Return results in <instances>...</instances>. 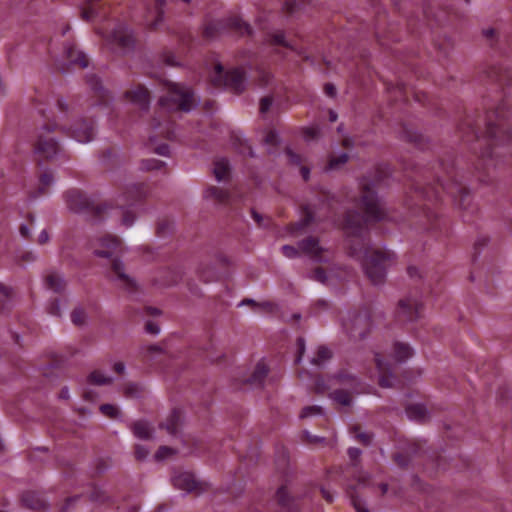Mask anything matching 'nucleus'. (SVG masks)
Returning a JSON list of instances; mask_svg holds the SVG:
<instances>
[{
	"instance_id": "2f4dec72",
	"label": "nucleus",
	"mask_w": 512,
	"mask_h": 512,
	"mask_svg": "<svg viewBox=\"0 0 512 512\" xmlns=\"http://www.w3.org/2000/svg\"><path fill=\"white\" fill-rule=\"evenodd\" d=\"M180 422V414L177 411H173L166 423L164 424L165 429L169 434L175 435L177 433L178 424Z\"/></svg>"
},
{
	"instance_id": "338daca9",
	"label": "nucleus",
	"mask_w": 512,
	"mask_h": 512,
	"mask_svg": "<svg viewBox=\"0 0 512 512\" xmlns=\"http://www.w3.org/2000/svg\"><path fill=\"white\" fill-rule=\"evenodd\" d=\"M324 90H325V93L330 96V97H334L336 95V88L333 84H326L325 87H324Z\"/></svg>"
},
{
	"instance_id": "f704fd0d",
	"label": "nucleus",
	"mask_w": 512,
	"mask_h": 512,
	"mask_svg": "<svg viewBox=\"0 0 512 512\" xmlns=\"http://www.w3.org/2000/svg\"><path fill=\"white\" fill-rule=\"evenodd\" d=\"M88 380L90 383L95 384V385H106V384H110L112 382V378L107 377L100 371L92 372L89 375Z\"/></svg>"
},
{
	"instance_id": "473e14b6",
	"label": "nucleus",
	"mask_w": 512,
	"mask_h": 512,
	"mask_svg": "<svg viewBox=\"0 0 512 512\" xmlns=\"http://www.w3.org/2000/svg\"><path fill=\"white\" fill-rule=\"evenodd\" d=\"M124 395L129 398H139L143 393V387L136 383H128L123 388Z\"/></svg>"
},
{
	"instance_id": "1a4fd4ad",
	"label": "nucleus",
	"mask_w": 512,
	"mask_h": 512,
	"mask_svg": "<svg viewBox=\"0 0 512 512\" xmlns=\"http://www.w3.org/2000/svg\"><path fill=\"white\" fill-rule=\"evenodd\" d=\"M108 276L118 287L128 292L136 288L134 278L126 272L123 262L118 259L113 260Z\"/></svg>"
},
{
	"instance_id": "a211bd4d",
	"label": "nucleus",
	"mask_w": 512,
	"mask_h": 512,
	"mask_svg": "<svg viewBox=\"0 0 512 512\" xmlns=\"http://www.w3.org/2000/svg\"><path fill=\"white\" fill-rule=\"evenodd\" d=\"M23 504L35 511L46 509V502L40 494L34 491H27L22 496Z\"/></svg>"
},
{
	"instance_id": "09e8293b",
	"label": "nucleus",
	"mask_w": 512,
	"mask_h": 512,
	"mask_svg": "<svg viewBox=\"0 0 512 512\" xmlns=\"http://www.w3.org/2000/svg\"><path fill=\"white\" fill-rule=\"evenodd\" d=\"M264 142L268 146H274V145L278 144L279 136H278L277 132H275L273 130L268 131L264 137Z\"/></svg>"
},
{
	"instance_id": "6e6552de",
	"label": "nucleus",
	"mask_w": 512,
	"mask_h": 512,
	"mask_svg": "<svg viewBox=\"0 0 512 512\" xmlns=\"http://www.w3.org/2000/svg\"><path fill=\"white\" fill-rule=\"evenodd\" d=\"M59 128L74 138L79 143H88L94 138V125L84 119H77L74 123L67 127L65 124H59Z\"/></svg>"
},
{
	"instance_id": "4c0bfd02",
	"label": "nucleus",
	"mask_w": 512,
	"mask_h": 512,
	"mask_svg": "<svg viewBox=\"0 0 512 512\" xmlns=\"http://www.w3.org/2000/svg\"><path fill=\"white\" fill-rule=\"evenodd\" d=\"M229 25L242 34H250V26L240 18L231 19Z\"/></svg>"
},
{
	"instance_id": "e433bc0d",
	"label": "nucleus",
	"mask_w": 512,
	"mask_h": 512,
	"mask_svg": "<svg viewBox=\"0 0 512 512\" xmlns=\"http://www.w3.org/2000/svg\"><path fill=\"white\" fill-rule=\"evenodd\" d=\"M86 313L81 308H76L71 313V320L77 326H82L86 323Z\"/></svg>"
},
{
	"instance_id": "f8f14e48",
	"label": "nucleus",
	"mask_w": 512,
	"mask_h": 512,
	"mask_svg": "<svg viewBox=\"0 0 512 512\" xmlns=\"http://www.w3.org/2000/svg\"><path fill=\"white\" fill-rule=\"evenodd\" d=\"M109 42L120 51H129L134 45L132 33L125 25H118L111 33Z\"/></svg>"
},
{
	"instance_id": "864d4df0",
	"label": "nucleus",
	"mask_w": 512,
	"mask_h": 512,
	"mask_svg": "<svg viewBox=\"0 0 512 512\" xmlns=\"http://www.w3.org/2000/svg\"><path fill=\"white\" fill-rule=\"evenodd\" d=\"M272 106V98L270 97H264L260 101V112L261 114H265L269 111V109Z\"/></svg>"
},
{
	"instance_id": "bb28decb",
	"label": "nucleus",
	"mask_w": 512,
	"mask_h": 512,
	"mask_svg": "<svg viewBox=\"0 0 512 512\" xmlns=\"http://www.w3.org/2000/svg\"><path fill=\"white\" fill-rule=\"evenodd\" d=\"M230 166L229 162L224 159H218L214 163V175L218 181L224 180L229 174Z\"/></svg>"
},
{
	"instance_id": "8fccbe9b",
	"label": "nucleus",
	"mask_w": 512,
	"mask_h": 512,
	"mask_svg": "<svg viewBox=\"0 0 512 512\" xmlns=\"http://www.w3.org/2000/svg\"><path fill=\"white\" fill-rule=\"evenodd\" d=\"M319 135L318 127H307L303 130V137L306 141H311Z\"/></svg>"
},
{
	"instance_id": "c85d7f7f",
	"label": "nucleus",
	"mask_w": 512,
	"mask_h": 512,
	"mask_svg": "<svg viewBox=\"0 0 512 512\" xmlns=\"http://www.w3.org/2000/svg\"><path fill=\"white\" fill-rule=\"evenodd\" d=\"M224 29V24L220 20L212 21L208 23L204 29V34L207 38H215L221 34Z\"/></svg>"
},
{
	"instance_id": "603ef678",
	"label": "nucleus",
	"mask_w": 512,
	"mask_h": 512,
	"mask_svg": "<svg viewBox=\"0 0 512 512\" xmlns=\"http://www.w3.org/2000/svg\"><path fill=\"white\" fill-rule=\"evenodd\" d=\"M150 454V451L148 448H146L143 445H137L135 450V456L138 460H145L148 455Z\"/></svg>"
},
{
	"instance_id": "423d86ee",
	"label": "nucleus",
	"mask_w": 512,
	"mask_h": 512,
	"mask_svg": "<svg viewBox=\"0 0 512 512\" xmlns=\"http://www.w3.org/2000/svg\"><path fill=\"white\" fill-rule=\"evenodd\" d=\"M342 326L350 337L362 339L370 331V316L367 311H349L342 319Z\"/></svg>"
},
{
	"instance_id": "bf43d9fd",
	"label": "nucleus",
	"mask_w": 512,
	"mask_h": 512,
	"mask_svg": "<svg viewBox=\"0 0 512 512\" xmlns=\"http://www.w3.org/2000/svg\"><path fill=\"white\" fill-rule=\"evenodd\" d=\"M10 296V289L0 284V303L7 300Z\"/></svg>"
},
{
	"instance_id": "a19ab883",
	"label": "nucleus",
	"mask_w": 512,
	"mask_h": 512,
	"mask_svg": "<svg viewBox=\"0 0 512 512\" xmlns=\"http://www.w3.org/2000/svg\"><path fill=\"white\" fill-rule=\"evenodd\" d=\"M54 183V179L51 173L45 172L41 175L40 178V188H39V194H43L45 191V188L52 185Z\"/></svg>"
},
{
	"instance_id": "a878e982",
	"label": "nucleus",
	"mask_w": 512,
	"mask_h": 512,
	"mask_svg": "<svg viewBox=\"0 0 512 512\" xmlns=\"http://www.w3.org/2000/svg\"><path fill=\"white\" fill-rule=\"evenodd\" d=\"M134 435L142 440L150 439L152 436V429L147 422L138 421L132 426Z\"/></svg>"
},
{
	"instance_id": "4be33fe9",
	"label": "nucleus",
	"mask_w": 512,
	"mask_h": 512,
	"mask_svg": "<svg viewBox=\"0 0 512 512\" xmlns=\"http://www.w3.org/2000/svg\"><path fill=\"white\" fill-rule=\"evenodd\" d=\"M268 371L269 369L267 365L263 361L259 362L256 365L251 377L248 379V382L256 387L261 386L268 375Z\"/></svg>"
},
{
	"instance_id": "f03ea898",
	"label": "nucleus",
	"mask_w": 512,
	"mask_h": 512,
	"mask_svg": "<svg viewBox=\"0 0 512 512\" xmlns=\"http://www.w3.org/2000/svg\"><path fill=\"white\" fill-rule=\"evenodd\" d=\"M351 254L361 261L365 274L375 285L385 281L387 269L395 261L394 252L386 249L352 245Z\"/></svg>"
},
{
	"instance_id": "cd10ccee",
	"label": "nucleus",
	"mask_w": 512,
	"mask_h": 512,
	"mask_svg": "<svg viewBox=\"0 0 512 512\" xmlns=\"http://www.w3.org/2000/svg\"><path fill=\"white\" fill-rule=\"evenodd\" d=\"M271 44L273 45H280V46H283V47H286L296 53H298L299 55L301 54L300 51H298V49L296 48V46L290 42V41H287L285 39V35L283 32H276L272 35L271 37Z\"/></svg>"
},
{
	"instance_id": "7c9ffc66",
	"label": "nucleus",
	"mask_w": 512,
	"mask_h": 512,
	"mask_svg": "<svg viewBox=\"0 0 512 512\" xmlns=\"http://www.w3.org/2000/svg\"><path fill=\"white\" fill-rule=\"evenodd\" d=\"M204 197L207 199H216L219 202H224L228 198V194L226 191L219 189L217 187H210L205 190Z\"/></svg>"
},
{
	"instance_id": "f3484780",
	"label": "nucleus",
	"mask_w": 512,
	"mask_h": 512,
	"mask_svg": "<svg viewBox=\"0 0 512 512\" xmlns=\"http://www.w3.org/2000/svg\"><path fill=\"white\" fill-rule=\"evenodd\" d=\"M64 53L69 64L79 65L81 68L88 67L89 61L86 55L78 50L76 45L71 43L67 44Z\"/></svg>"
},
{
	"instance_id": "37998d69",
	"label": "nucleus",
	"mask_w": 512,
	"mask_h": 512,
	"mask_svg": "<svg viewBox=\"0 0 512 512\" xmlns=\"http://www.w3.org/2000/svg\"><path fill=\"white\" fill-rule=\"evenodd\" d=\"M175 451L169 447L162 446L158 449V451L155 454V459L158 461L164 460L168 458L169 456L173 455Z\"/></svg>"
},
{
	"instance_id": "4468645a",
	"label": "nucleus",
	"mask_w": 512,
	"mask_h": 512,
	"mask_svg": "<svg viewBox=\"0 0 512 512\" xmlns=\"http://www.w3.org/2000/svg\"><path fill=\"white\" fill-rule=\"evenodd\" d=\"M65 197L68 208L73 212H83L90 206L89 199L78 190H69Z\"/></svg>"
},
{
	"instance_id": "b1692460",
	"label": "nucleus",
	"mask_w": 512,
	"mask_h": 512,
	"mask_svg": "<svg viewBox=\"0 0 512 512\" xmlns=\"http://www.w3.org/2000/svg\"><path fill=\"white\" fill-rule=\"evenodd\" d=\"M165 0H156V7L153 11H149V16L147 18V23L152 28H157L162 22L163 11L162 6Z\"/></svg>"
},
{
	"instance_id": "58836bf2",
	"label": "nucleus",
	"mask_w": 512,
	"mask_h": 512,
	"mask_svg": "<svg viewBox=\"0 0 512 512\" xmlns=\"http://www.w3.org/2000/svg\"><path fill=\"white\" fill-rule=\"evenodd\" d=\"M347 161H348V154H346V153H341L339 156H337V157H332V158L329 160L328 168H329L330 170L337 169V168H339L341 165L345 164Z\"/></svg>"
},
{
	"instance_id": "3c124183",
	"label": "nucleus",
	"mask_w": 512,
	"mask_h": 512,
	"mask_svg": "<svg viewBox=\"0 0 512 512\" xmlns=\"http://www.w3.org/2000/svg\"><path fill=\"white\" fill-rule=\"evenodd\" d=\"M311 278L323 284H325L328 280V277L322 268H316Z\"/></svg>"
},
{
	"instance_id": "5701e85b",
	"label": "nucleus",
	"mask_w": 512,
	"mask_h": 512,
	"mask_svg": "<svg viewBox=\"0 0 512 512\" xmlns=\"http://www.w3.org/2000/svg\"><path fill=\"white\" fill-rule=\"evenodd\" d=\"M46 287L54 292H61L65 288V281L62 275L57 272L49 273L45 278Z\"/></svg>"
},
{
	"instance_id": "5fc2aeb1",
	"label": "nucleus",
	"mask_w": 512,
	"mask_h": 512,
	"mask_svg": "<svg viewBox=\"0 0 512 512\" xmlns=\"http://www.w3.org/2000/svg\"><path fill=\"white\" fill-rule=\"evenodd\" d=\"M297 346H298V355L295 359V362L300 363L302 360V357L304 355V352H305V341L303 338H298Z\"/></svg>"
},
{
	"instance_id": "c03bdc74",
	"label": "nucleus",
	"mask_w": 512,
	"mask_h": 512,
	"mask_svg": "<svg viewBox=\"0 0 512 512\" xmlns=\"http://www.w3.org/2000/svg\"><path fill=\"white\" fill-rule=\"evenodd\" d=\"M320 414H322L321 407H318V406H308V407H305V408L302 409L300 417L301 418H306V417H310V416H313V415H320Z\"/></svg>"
},
{
	"instance_id": "7ed1b4c3",
	"label": "nucleus",
	"mask_w": 512,
	"mask_h": 512,
	"mask_svg": "<svg viewBox=\"0 0 512 512\" xmlns=\"http://www.w3.org/2000/svg\"><path fill=\"white\" fill-rule=\"evenodd\" d=\"M168 95L162 97L159 101L161 107L167 110L181 109L191 111L198 103L192 90L178 83H169L167 85Z\"/></svg>"
},
{
	"instance_id": "de8ad7c7",
	"label": "nucleus",
	"mask_w": 512,
	"mask_h": 512,
	"mask_svg": "<svg viewBox=\"0 0 512 512\" xmlns=\"http://www.w3.org/2000/svg\"><path fill=\"white\" fill-rule=\"evenodd\" d=\"M276 498L282 506L288 504V490L285 486L280 487L276 492Z\"/></svg>"
},
{
	"instance_id": "79ce46f5",
	"label": "nucleus",
	"mask_w": 512,
	"mask_h": 512,
	"mask_svg": "<svg viewBox=\"0 0 512 512\" xmlns=\"http://www.w3.org/2000/svg\"><path fill=\"white\" fill-rule=\"evenodd\" d=\"M87 82H88L89 86L91 87V89L94 90L95 92H100V97L103 98L104 90H103L102 86L100 85L99 78L95 75H91V76H88Z\"/></svg>"
},
{
	"instance_id": "4d7b16f0",
	"label": "nucleus",
	"mask_w": 512,
	"mask_h": 512,
	"mask_svg": "<svg viewBox=\"0 0 512 512\" xmlns=\"http://www.w3.org/2000/svg\"><path fill=\"white\" fill-rule=\"evenodd\" d=\"M163 61L169 66H177L179 64L175 59V55L171 52H166L163 55Z\"/></svg>"
},
{
	"instance_id": "6e6d98bb",
	"label": "nucleus",
	"mask_w": 512,
	"mask_h": 512,
	"mask_svg": "<svg viewBox=\"0 0 512 512\" xmlns=\"http://www.w3.org/2000/svg\"><path fill=\"white\" fill-rule=\"evenodd\" d=\"M145 330L152 335H158L160 327L157 323L149 321L146 323Z\"/></svg>"
},
{
	"instance_id": "39448f33",
	"label": "nucleus",
	"mask_w": 512,
	"mask_h": 512,
	"mask_svg": "<svg viewBox=\"0 0 512 512\" xmlns=\"http://www.w3.org/2000/svg\"><path fill=\"white\" fill-rule=\"evenodd\" d=\"M142 187L139 185H132L122 193L117 199V210L116 214L121 217V224L129 228L133 225L135 220V214L132 210L134 202L140 200L143 197Z\"/></svg>"
},
{
	"instance_id": "c9c22d12",
	"label": "nucleus",
	"mask_w": 512,
	"mask_h": 512,
	"mask_svg": "<svg viewBox=\"0 0 512 512\" xmlns=\"http://www.w3.org/2000/svg\"><path fill=\"white\" fill-rule=\"evenodd\" d=\"M100 411L104 416L109 417L111 419H116V418L120 417L119 409L115 405H112V404L101 405Z\"/></svg>"
},
{
	"instance_id": "69168bd1",
	"label": "nucleus",
	"mask_w": 512,
	"mask_h": 512,
	"mask_svg": "<svg viewBox=\"0 0 512 512\" xmlns=\"http://www.w3.org/2000/svg\"><path fill=\"white\" fill-rule=\"evenodd\" d=\"M49 241V234L47 230H42L38 236V243L39 244H46Z\"/></svg>"
},
{
	"instance_id": "680f3d73",
	"label": "nucleus",
	"mask_w": 512,
	"mask_h": 512,
	"mask_svg": "<svg viewBox=\"0 0 512 512\" xmlns=\"http://www.w3.org/2000/svg\"><path fill=\"white\" fill-rule=\"evenodd\" d=\"M357 438L364 444H370L372 440V435L369 433H359L357 434Z\"/></svg>"
},
{
	"instance_id": "20e7f679",
	"label": "nucleus",
	"mask_w": 512,
	"mask_h": 512,
	"mask_svg": "<svg viewBox=\"0 0 512 512\" xmlns=\"http://www.w3.org/2000/svg\"><path fill=\"white\" fill-rule=\"evenodd\" d=\"M211 82L216 88H226L235 93H240L245 88L246 76L238 68L224 72L222 65L218 63L211 75Z\"/></svg>"
},
{
	"instance_id": "6ab92c4d",
	"label": "nucleus",
	"mask_w": 512,
	"mask_h": 512,
	"mask_svg": "<svg viewBox=\"0 0 512 512\" xmlns=\"http://www.w3.org/2000/svg\"><path fill=\"white\" fill-rule=\"evenodd\" d=\"M173 485L180 490L191 492L196 488L194 476L188 472L180 473L173 477Z\"/></svg>"
},
{
	"instance_id": "a18cd8bd",
	"label": "nucleus",
	"mask_w": 512,
	"mask_h": 512,
	"mask_svg": "<svg viewBox=\"0 0 512 512\" xmlns=\"http://www.w3.org/2000/svg\"><path fill=\"white\" fill-rule=\"evenodd\" d=\"M300 252L301 251H300L299 247L295 248L294 246H291V245L282 246V253L287 258H296L299 256Z\"/></svg>"
},
{
	"instance_id": "ddd939ff",
	"label": "nucleus",
	"mask_w": 512,
	"mask_h": 512,
	"mask_svg": "<svg viewBox=\"0 0 512 512\" xmlns=\"http://www.w3.org/2000/svg\"><path fill=\"white\" fill-rule=\"evenodd\" d=\"M125 99L141 110H147L150 104V95L146 88L137 86L125 92Z\"/></svg>"
},
{
	"instance_id": "f257e3e1",
	"label": "nucleus",
	"mask_w": 512,
	"mask_h": 512,
	"mask_svg": "<svg viewBox=\"0 0 512 512\" xmlns=\"http://www.w3.org/2000/svg\"><path fill=\"white\" fill-rule=\"evenodd\" d=\"M360 186V208L363 215L357 212L348 213L345 219V228L354 236L360 234L369 222H376L386 218L385 207L374 190L375 183H369L366 179H363Z\"/></svg>"
},
{
	"instance_id": "aec40b11",
	"label": "nucleus",
	"mask_w": 512,
	"mask_h": 512,
	"mask_svg": "<svg viewBox=\"0 0 512 512\" xmlns=\"http://www.w3.org/2000/svg\"><path fill=\"white\" fill-rule=\"evenodd\" d=\"M412 355L413 350L408 344L402 342L394 343L391 357L396 363H403L411 358Z\"/></svg>"
},
{
	"instance_id": "412c9836",
	"label": "nucleus",
	"mask_w": 512,
	"mask_h": 512,
	"mask_svg": "<svg viewBox=\"0 0 512 512\" xmlns=\"http://www.w3.org/2000/svg\"><path fill=\"white\" fill-rule=\"evenodd\" d=\"M442 189L446 191L456 202L458 205H462L461 201L468 195L465 188L458 183L451 184H440Z\"/></svg>"
},
{
	"instance_id": "393cba45",
	"label": "nucleus",
	"mask_w": 512,
	"mask_h": 512,
	"mask_svg": "<svg viewBox=\"0 0 512 512\" xmlns=\"http://www.w3.org/2000/svg\"><path fill=\"white\" fill-rule=\"evenodd\" d=\"M409 419L422 422L427 418L428 411L422 404L411 405L406 409Z\"/></svg>"
},
{
	"instance_id": "49530a36",
	"label": "nucleus",
	"mask_w": 512,
	"mask_h": 512,
	"mask_svg": "<svg viewBox=\"0 0 512 512\" xmlns=\"http://www.w3.org/2000/svg\"><path fill=\"white\" fill-rule=\"evenodd\" d=\"M351 502L354 506L356 512H369L366 508L365 502L361 500L358 496H354L351 494Z\"/></svg>"
},
{
	"instance_id": "72a5a7b5",
	"label": "nucleus",
	"mask_w": 512,
	"mask_h": 512,
	"mask_svg": "<svg viewBox=\"0 0 512 512\" xmlns=\"http://www.w3.org/2000/svg\"><path fill=\"white\" fill-rule=\"evenodd\" d=\"M332 399L343 406H349L352 403L350 393L344 390H335L332 395Z\"/></svg>"
},
{
	"instance_id": "13d9d810",
	"label": "nucleus",
	"mask_w": 512,
	"mask_h": 512,
	"mask_svg": "<svg viewBox=\"0 0 512 512\" xmlns=\"http://www.w3.org/2000/svg\"><path fill=\"white\" fill-rule=\"evenodd\" d=\"M286 154L289 158V161L292 163V164H295V165H300L301 163V157L299 155H297L296 153H294L291 149H287L286 151Z\"/></svg>"
},
{
	"instance_id": "9b49d317",
	"label": "nucleus",
	"mask_w": 512,
	"mask_h": 512,
	"mask_svg": "<svg viewBox=\"0 0 512 512\" xmlns=\"http://www.w3.org/2000/svg\"><path fill=\"white\" fill-rule=\"evenodd\" d=\"M422 304L416 297H406L399 301L397 307V318L402 322L416 320L420 316Z\"/></svg>"
},
{
	"instance_id": "9d476101",
	"label": "nucleus",
	"mask_w": 512,
	"mask_h": 512,
	"mask_svg": "<svg viewBox=\"0 0 512 512\" xmlns=\"http://www.w3.org/2000/svg\"><path fill=\"white\" fill-rule=\"evenodd\" d=\"M301 253L308 256L315 262H326L329 260L330 252L322 247L319 240L309 236L298 243Z\"/></svg>"
},
{
	"instance_id": "0e129e2a",
	"label": "nucleus",
	"mask_w": 512,
	"mask_h": 512,
	"mask_svg": "<svg viewBox=\"0 0 512 512\" xmlns=\"http://www.w3.org/2000/svg\"><path fill=\"white\" fill-rule=\"evenodd\" d=\"M49 313L52 314V315H56V316H59L60 315V303L59 301H54L50 308H49Z\"/></svg>"
},
{
	"instance_id": "052dcab7",
	"label": "nucleus",
	"mask_w": 512,
	"mask_h": 512,
	"mask_svg": "<svg viewBox=\"0 0 512 512\" xmlns=\"http://www.w3.org/2000/svg\"><path fill=\"white\" fill-rule=\"evenodd\" d=\"M348 455H349L351 460H353V461L357 460L360 457V455H361V450L358 449V448H354V447L349 448L348 449Z\"/></svg>"
},
{
	"instance_id": "2eb2a0df",
	"label": "nucleus",
	"mask_w": 512,
	"mask_h": 512,
	"mask_svg": "<svg viewBox=\"0 0 512 512\" xmlns=\"http://www.w3.org/2000/svg\"><path fill=\"white\" fill-rule=\"evenodd\" d=\"M117 247V240L112 236L103 237L93 244V252L97 257H110Z\"/></svg>"
},
{
	"instance_id": "ea45409f",
	"label": "nucleus",
	"mask_w": 512,
	"mask_h": 512,
	"mask_svg": "<svg viewBox=\"0 0 512 512\" xmlns=\"http://www.w3.org/2000/svg\"><path fill=\"white\" fill-rule=\"evenodd\" d=\"M164 166V162L157 159L144 160L142 162L143 170H159Z\"/></svg>"
},
{
	"instance_id": "e2e57ef3",
	"label": "nucleus",
	"mask_w": 512,
	"mask_h": 512,
	"mask_svg": "<svg viewBox=\"0 0 512 512\" xmlns=\"http://www.w3.org/2000/svg\"><path fill=\"white\" fill-rule=\"evenodd\" d=\"M155 152L159 155H162V156H168L169 155V146L167 144H162V145H159L156 149H155Z\"/></svg>"
},
{
	"instance_id": "774afa93",
	"label": "nucleus",
	"mask_w": 512,
	"mask_h": 512,
	"mask_svg": "<svg viewBox=\"0 0 512 512\" xmlns=\"http://www.w3.org/2000/svg\"><path fill=\"white\" fill-rule=\"evenodd\" d=\"M94 17V10L93 9H84L82 11V18L86 21L91 20Z\"/></svg>"
},
{
	"instance_id": "0eeeda50",
	"label": "nucleus",
	"mask_w": 512,
	"mask_h": 512,
	"mask_svg": "<svg viewBox=\"0 0 512 512\" xmlns=\"http://www.w3.org/2000/svg\"><path fill=\"white\" fill-rule=\"evenodd\" d=\"M58 124L53 128L44 126L37 135L35 144V153L42 155L44 158H51L58 152V142L51 136V131L54 130Z\"/></svg>"
},
{
	"instance_id": "dca6fc26",
	"label": "nucleus",
	"mask_w": 512,
	"mask_h": 512,
	"mask_svg": "<svg viewBox=\"0 0 512 512\" xmlns=\"http://www.w3.org/2000/svg\"><path fill=\"white\" fill-rule=\"evenodd\" d=\"M375 362L379 372V385L383 388H390L393 386V375L388 363L380 357L378 353L375 354Z\"/></svg>"
},
{
	"instance_id": "c756f323",
	"label": "nucleus",
	"mask_w": 512,
	"mask_h": 512,
	"mask_svg": "<svg viewBox=\"0 0 512 512\" xmlns=\"http://www.w3.org/2000/svg\"><path fill=\"white\" fill-rule=\"evenodd\" d=\"M331 351L324 346L318 348L316 357L312 358L311 363L315 366L322 367L331 358Z\"/></svg>"
}]
</instances>
